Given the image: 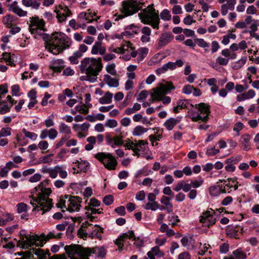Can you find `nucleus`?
Returning a JSON list of instances; mask_svg holds the SVG:
<instances>
[{"instance_id": "nucleus-11", "label": "nucleus", "mask_w": 259, "mask_h": 259, "mask_svg": "<svg viewBox=\"0 0 259 259\" xmlns=\"http://www.w3.org/2000/svg\"><path fill=\"white\" fill-rule=\"evenodd\" d=\"M123 138V136L121 134L119 136L112 137L108 133L106 134L105 137L107 145H110L113 148H115L116 146H120L123 145L124 141L122 140Z\"/></svg>"}, {"instance_id": "nucleus-8", "label": "nucleus", "mask_w": 259, "mask_h": 259, "mask_svg": "<svg viewBox=\"0 0 259 259\" xmlns=\"http://www.w3.org/2000/svg\"><path fill=\"white\" fill-rule=\"evenodd\" d=\"M69 204L66 206V210L70 212H73L75 211H79L81 205L80 203L82 202V199L79 196H71L69 199Z\"/></svg>"}, {"instance_id": "nucleus-29", "label": "nucleus", "mask_w": 259, "mask_h": 259, "mask_svg": "<svg viewBox=\"0 0 259 259\" xmlns=\"http://www.w3.org/2000/svg\"><path fill=\"white\" fill-rule=\"evenodd\" d=\"M112 97L113 94L109 91H107L105 93L104 96L103 97L99 99V102L100 104H110L112 102Z\"/></svg>"}, {"instance_id": "nucleus-36", "label": "nucleus", "mask_w": 259, "mask_h": 259, "mask_svg": "<svg viewBox=\"0 0 259 259\" xmlns=\"http://www.w3.org/2000/svg\"><path fill=\"white\" fill-rule=\"evenodd\" d=\"M247 59L246 57L242 58L236 62L232 66V68L234 70H238L240 69L243 65H244L246 62Z\"/></svg>"}, {"instance_id": "nucleus-16", "label": "nucleus", "mask_w": 259, "mask_h": 259, "mask_svg": "<svg viewBox=\"0 0 259 259\" xmlns=\"http://www.w3.org/2000/svg\"><path fill=\"white\" fill-rule=\"evenodd\" d=\"M175 88V87L171 82H165V84H160L157 91L160 92V94L161 96H163L170 93V92L172 90H174Z\"/></svg>"}, {"instance_id": "nucleus-51", "label": "nucleus", "mask_w": 259, "mask_h": 259, "mask_svg": "<svg viewBox=\"0 0 259 259\" xmlns=\"http://www.w3.org/2000/svg\"><path fill=\"white\" fill-rule=\"evenodd\" d=\"M77 235L79 237L85 239L88 236V234L81 226L77 231Z\"/></svg>"}, {"instance_id": "nucleus-50", "label": "nucleus", "mask_w": 259, "mask_h": 259, "mask_svg": "<svg viewBox=\"0 0 259 259\" xmlns=\"http://www.w3.org/2000/svg\"><path fill=\"white\" fill-rule=\"evenodd\" d=\"M48 137L51 140L55 139L58 135V132L55 128H50V130H48Z\"/></svg>"}, {"instance_id": "nucleus-58", "label": "nucleus", "mask_w": 259, "mask_h": 259, "mask_svg": "<svg viewBox=\"0 0 259 259\" xmlns=\"http://www.w3.org/2000/svg\"><path fill=\"white\" fill-rule=\"evenodd\" d=\"M12 94L14 96H18L19 95L18 94L20 91V86L18 84H14L11 87Z\"/></svg>"}, {"instance_id": "nucleus-35", "label": "nucleus", "mask_w": 259, "mask_h": 259, "mask_svg": "<svg viewBox=\"0 0 259 259\" xmlns=\"http://www.w3.org/2000/svg\"><path fill=\"white\" fill-rule=\"evenodd\" d=\"M81 57L80 53L75 52L72 56L69 57V60L70 61L71 64H77L79 62L78 59Z\"/></svg>"}, {"instance_id": "nucleus-64", "label": "nucleus", "mask_w": 259, "mask_h": 259, "mask_svg": "<svg viewBox=\"0 0 259 259\" xmlns=\"http://www.w3.org/2000/svg\"><path fill=\"white\" fill-rule=\"evenodd\" d=\"M115 211L117 212L118 214H119L120 215L124 216L125 213V209L124 206H120L117 207H116L115 209Z\"/></svg>"}, {"instance_id": "nucleus-46", "label": "nucleus", "mask_w": 259, "mask_h": 259, "mask_svg": "<svg viewBox=\"0 0 259 259\" xmlns=\"http://www.w3.org/2000/svg\"><path fill=\"white\" fill-rule=\"evenodd\" d=\"M152 251L154 253L155 256H157L158 257H163L164 255V253L163 251H161L158 246H155L152 248Z\"/></svg>"}, {"instance_id": "nucleus-47", "label": "nucleus", "mask_w": 259, "mask_h": 259, "mask_svg": "<svg viewBox=\"0 0 259 259\" xmlns=\"http://www.w3.org/2000/svg\"><path fill=\"white\" fill-rule=\"evenodd\" d=\"M17 212L19 213L23 212H27V205L26 204L21 202L19 203L17 205Z\"/></svg>"}, {"instance_id": "nucleus-13", "label": "nucleus", "mask_w": 259, "mask_h": 259, "mask_svg": "<svg viewBox=\"0 0 259 259\" xmlns=\"http://www.w3.org/2000/svg\"><path fill=\"white\" fill-rule=\"evenodd\" d=\"M63 33L61 32H54L52 34V35L50 36L49 34L47 33H41L40 34V36L42 37L43 40L45 42V45L47 47L50 46V44L51 42H55L59 40L60 38V34Z\"/></svg>"}, {"instance_id": "nucleus-38", "label": "nucleus", "mask_w": 259, "mask_h": 259, "mask_svg": "<svg viewBox=\"0 0 259 259\" xmlns=\"http://www.w3.org/2000/svg\"><path fill=\"white\" fill-rule=\"evenodd\" d=\"M22 132L27 138L32 140L35 141L37 138V135L36 134L28 132L25 128H23Z\"/></svg>"}, {"instance_id": "nucleus-28", "label": "nucleus", "mask_w": 259, "mask_h": 259, "mask_svg": "<svg viewBox=\"0 0 259 259\" xmlns=\"http://www.w3.org/2000/svg\"><path fill=\"white\" fill-rule=\"evenodd\" d=\"M194 40L195 43L199 47L204 49L205 52L208 53L209 51L208 48L210 47V45L208 42L205 41L204 39L195 38Z\"/></svg>"}, {"instance_id": "nucleus-53", "label": "nucleus", "mask_w": 259, "mask_h": 259, "mask_svg": "<svg viewBox=\"0 0 259 259\" xmlns=\"http://www.w3.org/2000/svg\"><path fill=\"white\" fill-rule=\"evenodd\" d=\"M10 17H12L11 15H10V14L7 15V16H6L5 17H4L3 18V19L2 21L3 24L4 25H6V26L8 28H10L12 26V24H11V23H10Z\"/></svg>"}, {"instance_id": "nucleus-19", "label": "nucleus", "mask_w": 259, "mask_h": 259, "mask_svg": "<svg viewBox=\"0 0 259 259\" xmlns=\"http://www.w3.org/2000/svg\"><path fill=\"white\" fill-rule=\"evenodd\" d=\"M55 12L57 14V18L59 23H61L66 20L67 17L70 16L72 13L68 7H65L64 13H61L59 10H56Z\"/></svg>"}, {"instance_id": "nucleus-25", "label": "nucleus", "mask_w": 259, "mask_h": 259, "mask_svg": "<svg viewBox=\"0 0 259 259\" xmlns=\"http://www.w3.org/2000/svg\"><path fill=\"white\" fill-rule=\"evenodd\" d=\"M195 108L197 109L201 113L209 115L210 113V106L204 103H200L195 105Z\"/></svg>"}, {"instance_id": "nucleus-62", "label": "nucleus", "mask_w": 259, "mask_h": 259, "mask_svg": "<svg viewBox=\"0 0 259 259\" xmlns=\"http://www.w3.org/2000/svg\"><path fill=\"white\" fill-rule=\"evenodd\" d=\"M203 183V180L201 178L200 181H191V185L193 188H197L201 186Z\"/></svg>"}, {"instance_id": "nucleus-15", "label": "nucleus", "mask_w": 259, "mask_h": 259, "mask_svg": "<svg viewBox=\"0 0 259 259\" xmlns=\"http://www.w3.org/2000/svg\"><path fill=\"white\" fill-rule=\"evenodd\" d=\"M64 67V61L62 59H54L50 62V68L55 73H61Z\"/></svg>"}, {"instance_id": "nucleus-23", "label": "nucleus", "mask_w": 259, "mask_h": 259, "mask_svg": "<svg viewBox=\"0 0 259 259\" xmlns=\"http://www.w3.org/2000/svg\"><path fill=\"white\" fill-rule=\"evenodd\" d=\"M33 252L37 256L38 259H47V257L50 255L49 250L46 252L44 250L41 249H36L35 248H32Z\"/></svg>"}, {"instance_id": "nucleus-33", "label": "nucleus", "mask_w": 259, "mask_h": 259, "mask_svg": "<svg viewBox=\"0 0 259 259\" xmlns=\"http://www.w3.org/2000/svg\"><path fill=\"white\" fill-rule=\"evenodd\" d=\"M134 28H139V27L134 24H132L126 26L124 28V31L122 32V34L128 36L130 38L133 37V34L131 31H130V30Z\"/></svg>"}, {"instance_id": "nucleus-18", "label": "nucleus", "mask_w": 259, "mask_h": 259, "mask_svg": "<svg viewBox=\"0 0 259 259\" xmlns=\"http://www.w3.org/2000/svg\"><path fill=\"white\" fill-rule=\"evenodd\" d=\"M30 21L31 22V25L37 26L40 30L46 31L44 28L46 23L45 21L41 19H40L37 16H34L30 18Z\"/></svg>"}, {"instance_id": "nucleus-3", "label": "nucleus", "mask_w": 259, "mask_h": 259, "mask_svg": "<svg viewBox=\"0 0 259 259\" xmlns=\"http://www.w3.org/2000/svg\"><path fill=\"white\" fill-rule=\"evenodd\" d=\"M79 67L82 73L97 76L103 68L102 59L101 58L96 59L86 57L81 61Z\"/></svg>"}, {"instance_id": "nucleus-45", "label": "nucleus", "mask_w": 259, "mask_h": 259, "mask_svg": "<svg viewBox=\"0 0 259 259\" xmlns=\"http://www.w3.org/2000/svg\"><path fill=\"white\" fill-rule=\"evenodd\" d=\"M124 147L125 148V149L132 150L135 153L140 151L138 147H134V143L132 141L124 145Z\"/></svg>"}, {"instance_id": "nucleus-39", "label": "nucleus", "mask_w": 259, "mask_h": 259, "mask_svg": "<svg viewBox=\"0 0 259 259\" xmlns=\"http://www.w3.org/2000/svg\"><path fill=\"white\" fill-rule=\"evenodd\" d=\"M153 90L154 91V93L151 94V99L150 101L152 102L155 101H161V96H162L160 94V92L156 91L155 89H153Z\"/></svg>"}, {"instance_id": "nucleus-2", "label": "nucleus", "mask_w": 259, "mask_h": 259, "mask_svg": "<svg viewBox=\"0 0 259 259\" xmlns=\"http://www.w3.org/2000/svg\"><path fill=\"white\" fill-rule=\"evenodd\" d=\"M140 10H142V12L139 13L138 16L141 22L151 26L153 29H158L160 22L159 12L155 10L154 4H152L147 8Z\"/></svg>"}, {"instance_id": "nucleus-44", "label": "nucleus", "mask_w": 259, "mask_h": 259, "mask_svg": "<svg viewBox=\"0 0 259 259\" xmlns=\"http://www.w3.org/2000/svg\"><path fill=\"white\" fill-rule=\"evenodd\" d=\"M12 11L19 17L25 16L27 13L26 11H23L19 7L14 8V9H12Z\"/></svg>"}, {"instance_id": "nucleus-56", "label": "nucleus", "mask_w": 259, "mask_h": 259, "mask_svg": "<svg viewBox=\"0 0 259 259\" xmlns=\"http://www.w3.org/2000/svg\"><path fill=\"white\" fill-rule=\"evenodd\" d=\"M229 249V245L227 243H224L220 246V251L222 253H226Z\"/></svg>"}, {"instance_id": "nucleus-63", "label": "nucleus", "mask_w": 259, "mask_h": 259, "mask_svg": "<svg viewBox=\"0 0 259 259\" xmlns=\"http://www.w3.org/2000/svg\"><path fill=\"white\" fill-rule=\"evenodd\" d=\"M11 105L9 106L8 104H4L0 109L1 114H5L9 112L11 110Z\"/></svg>"}, {"instance_id": "nucleus-59", "label": "nucleus", "mask_w": 259, "mask_h": 259, "mask_svg": "<svg viewBox=\"0 0 259 259\" xmlns=\"http://www.w3.org/2000/svg\"><path fill=\"white\" fill-rule=\"evenodd\" d=\"M194 87L189 84L185 85L183 89V93L185 94H190L192 93Z\"/></svg>"}, {"instance_id": "nucleus-60", "label": "nucleus", "mask_w": 259, "mask_h": 259, "mask_svg": "<svg viewBox=\"0 0 259 259\" xmlns=\"http://www.w3.org/2000/svg\"><path fill=\"white\" fill-rule=\"evenodd\" d=\"M53 115L51 114L49 116V117L47 119H46L45 120V125L47 127H49L54 125L55 123L54 121L51 119V117H53Z\"/></svg>"}, {"instance_id": "nucleus-57", "label": "nucleus", "mask_w": 259, "mask_h": 259, "mask_svg": "<svg viewBox=\"0 0 259 259\" xmlns=\"http://www.w3.org/2000/svg\"><path fill=\"white\" fill-rule=\"evenodd\" d=\"M216 61L220 65L222 66H225L228 64L229 59L223 58L222 57H219L216 59Z\"/></svg>"}, {"instance_id": "nucleus-34", "label": "nucleus", "mask_w": 259, "mask_h": 259, "mask_svg": "<svg viewBox=\"0 0 259 259\" xmlns=\"http://www.w3.org/2000/svg\"><path fill=\"white\" fill-rule=\"evenodd\" d=\"M210 195L213 196H218L220 194V185L210 186L209 188Z\"/></svg>"}, {"instance_id": "nucleus-40", "label": "nucleus", "mask_w": 259, "mask_h": 259, "mask_svg": "<svg viewBox=\"0 0 259 259\" xmlns=\"http://www.w3.org/2000/svg\"><path fill=\"white\" fill-rule=\"evenodd\" d=\"M160 17L164 21H168L171 19L170 12L167 9H164L160 13Z\"/></svg>"}, {"instance_id": "nucleus-10", "label": "nucleus", "mask_w": 259, "mask_h": 259, "mask_svg": "<svg viewBox=\"0 0 259 259\" xmlns=\"http://www.w3.org/2000/svg\"><path fill=\"white\" fill-rule=\"evenodd\" d=\"M243 228L239 225L235 226L229 225L227 227L226 232L228 237L237 239L239 238V234H243Z\"/></svg>"}, {"instance_id": "nucleus-48", "label": "nucleus", "mask_w": 259, "mask_h": 259, "mask_svg": "<svg viewBox=\"0 0 259 259\" xmlns=\"http://www.w3.org/2000/svg\"><path fill=\"white\" fill-rule=\"evenodd\" d=\"M105 125L106 127H109L110 128H114L117 126V122L115 119H109L106 120Z\"/></svg>"}, {"instance_id": "nucleus-61", "label": "nucleus", "mask_w": 259, "mask_h": 259, "mask_svg": "<svg viewBox=\"0 0 259 259\" xmlns=\"http://www.w3.org/2000/svg\"><path fill=\"white\" fill-rule=\"evenodd\" d=\"M220 46L218 42L215 40H213L211 42V52L212 53H215L220 49Z\"/></svg>"}, {"instance_id": "nucleus-24", "label": "nucleus", "mask_w": 259, "mask_h": 259, "mask_svg": "<svg viewBox=\"0 0 259 259\" xmlns=\"http://www.w3.org/2000/svg\"><path fill=\"white\" fill-rule=\"evenodd\" d=\"M104 80L109 87L116 88L119 85L118 80L112 78L111 76L108 74L104 75Z\"/></svg>"}, {"instance_id": "nucleus-41", "label": "nucleus", "mask_w": 259, "mask_h": 259, "mask_svg": "<svg viewBox=\"0 0 259 259\" xmlns=\"http://www.w3.org/2000/svg\"><path fill=\"white\" fill-rule=\"evenodd\" d=\"M115 67L116 65L115 63H113L111 64L108 65L106 67V71L112 75H115L116 74V71L115 70Z\"/></svg>"}, {"instance_id": "nucleus-20", "label": "nucleus", "mask_w": 259, "mask_h": 259, "mask_svg": "<svg viewBox=\"0 0 259 259\" xmlns=\"http://www.w3.org/2000/svg\"><path fill=\"white\" fill-rule=\"evenodd\" d=\"M176 69V63L172 62H168V63L164 64L162 66L156 70V73L157 75L164 73L167 71L168 69L174 70Z\"/></svg>"}, {"instance_id": "nucleus-54", "label": "nucleus", "mask_w": 259, "mask_h": 259, "mask_svg": "<svg viewBox=\"0 0 259 259\" xmlns=\"http://www.w3.org/2000/svg\"><path fill=\"white\" fill-rule=\"evenodd\" d=\"M196 21L193 19V17L190 15H187V16L183 19V23L187 25H190L193 23H195Z\"/></svg>"}, {"instance_id": "nucleus-12", "label": "nucleus", "mask_w": 259, "mask_h": 259, "mask_svg": "<svg viewBox=\"0 0 259 259\" xmlns=\"http://www.w3.org/2000/svg\"><path fill=\"white\" fill-rule=\"evenodd\" d=\"M174 38V35L170 32L162 33L158 39L157 50H160L169 43Z\"/></svg>"}, {"instance_id": "nucleus-31", "label": "nucleus", "mask_w": 259, "mask_h": 259, "mask_svg": "<svg viewBox=\"0 0 259 259\" xmlns=\"http://www.w3.org/2000/svg\"><path fill=\"white\" fill-rule=\"evenodd\" d=\"M70 218L73 221V223L69 224L67 229L66 234L68 237H70V235H72V233L73 231L75 226L74 222L77 221H78L79 222H80V221H81V219L80 217L77 219L75 217L74 218L72 217H70Z\"/></svg>"}, {"instance_id": "nucleus-42", "label": "nucleus", "mask_w": 259, "mask_h": 259, "mask_svg": "<svg viewBox=\"0 0 259 259\" xmlns=\"http://www.w3.org/2000/svg\"><path fill=\"white\" fill-rule=\"evenodd\" d=\"M148 144L147 141L144 140H139L138 143L134 144V147H138L140 151H145V146Z\"/></svg>"}, {"instance_id": "nucleus-52", "label": "nucleus", "mask_w": 259, "mask_h": 259, "mask_svg": "<svg viewBox=\"0 0 259 259\" xmlns=\"http://www.w3.org/2000/svg\"><path fill=\"white\" fill-rule=\"evenodd\" d=\"M148 49L147 48H141L140 49V60H143L148 53Z\"/></svg>"}, {"instance_id": "nucleus-22", "label": "nucleus", "mask_w": 259, "mask_h": 259, "mask_svg": "<svg viewBox=\"0 0 259 259\" xmlns=\"http://www.w3.org/2000/svg\"><path fill=\"white\" fill-rule=\"evenodd\" d=\"M80 160V161L76 160L75 162V163L78 164V168L80 169V170L74 171L73 174H78L80 172H86L88 171L90 166V163L86 160Z\"/></svg>"}, {"instance_id": "nucleus-5", "label": "nucleus", "mask_w": 259, "mask_h": 259, "mask_svg": "<svg viewBox=\"0 0 259 259\" xmlns=\"http://www.w3.org/2000/svg\"><path fill=\"white\" fill-rule=\"evenodd\" d=\"M60 38L57 42H51L48 47L49 51L54 55H57L63 52V51L70 48L72 40L65 33L60 34Z\"/></svg>"}, {"instance_id": "nucleus-7", "label": "nucleus", "mask_w": 259, "mask_h": 259, "mask_svg": "<svg viewBox=\"0 0 259 259\" xmlns=\"http://www.w3.org/2000/svg\"><path fill=\"white\" fill-rule=\"evenodd\" d=\"M95 157L102 162L107 169H115L117 162L111 153L98 152L95 155Z\"/></svg>"}, {"instance_id": "nucleus-14", "label": "nucleus", "mask_w": 259, "mask_h": 259, "mask_svg": "<svg viewBox=\"0 0 259 259\" xmlns=\"http://www.w3.org/2000/svg\"><path fill=\"white\" fill-rule=\"evenodd\" d=\"M204 214L205 216H201L200 219V222L203 226L209 228L215 223L216 219L213 218V215L210 214L209 211H205Z\"/></svg>"}, {"instance_id": "nucleus-27", "label": "nucleus", "mask_w": 259, "mask_h": 259, "mask_svg": "<svg viewBox=\"0 0 259 259\" xmlns=\"http://www.w3.org/2000/svg\"><path fill=\"white\" fill-rule=\"evenodd\" d=\"M180 120L171 117L166 120L164 123V126L166 128L168 131H171L174 126L179 122Z\"/></svg>"}, {"instance_id": "nucleus-4", "label": "nucleus", "mask_w": 259, "mask_h": 259, "mask_svg": "<svg viewBox=\"0 0 259 259\" xmlns=\"http://www.w3.org/2000/svg\"><path fill=\"white\" fill-rule=\"evenodd\" d=\"M51 193L52 190L51 188L43 187L41 192H39L36 198L34 199V200L37 202V204L41 207L42 214L50 211L53 206V200L48 198Z\"/></svg>"}, {"instance_id": "nucleus-26", "label": "nucleus", "mask_w": 259, "mask_h": 259, "mask_svg": "<svg viewBox=\"0 0 259 259\" xmlns=\"http://www.w3.org/2000/svg\"><path fill=\"white\" fill-rule=\"evenodd\" d=\"M192 116L191 118L193 121H202L206 122L209 119L208 115H207L202 116L200 115V113L194 111H192Z\"/></svg>"}, {"instance_id": "nucleus-30", "label": "nucleus", "mask_w": 259, "mask_h": 259, "mask_svg": "<svg viewBox=\"0 0 259 259\" xmlns=\"http://www.w3.org/2000/svg\"><path fill=\"white\" fill-rule=\"evenodd\" d=\"M170 198L165 196H162L160 199L161 203L167 206L166 210L168 213L172 211L173 207L172 204L170 203Z\"/></svg>"}, {"instance_id": "nucleus-21", "label": "nucleus", "mask_w": 259, "mask_h": 259, "mask_svg": "<svg viewBox=\"0 0 259 259\" xmlns=\"http://www.w3.org/2000/svg\"><path fill=\"white\" fill-rule=\"evenodd\" d=\"M94 227L97 228L94 229L91 233L89 237L92 238H96L99 240H101L102 238V234L104 233V229L99 225H95Z\"/></svg>"}, {"instance_id": "nucleus-1", "label": "nucleus", "mask_w": 259, "mask_h": 259, "mask_svg": "<svg viewBox=\"0 0 259 259\" xmlns=\"http://www.w3.org/2000/svg\"><path fill=\"white\" fill-rule=\"evenodd\" d=\"M64 249L66 253L73 255V259H90L92 254H95L97 257L102 259L106 257L107 251L104 246H96L95 247H84L78 244H72L69 245H66Z\"/></svg>"}, {"instance_id": "nucleus-43", "label": "nucleus", "mask_w": 259, "mask_h": 259, "mask_svg": "<svg viewBox=\"0 0 259 259\" xmlns=\"http://www.w3.org/2000/svg\"><path fill=\"white\" fill-rule=\"evenodd\" d=\"M60 133L69 134L71 132V130L69 126L65 124L64 123H61L59 127Z\"/></svg>"}, {"instance_id": "nucleus-55", "label": "nucleus", "mask_w": 259, "mask_h": 259, "mask_svg": "<svg viewBox=\"0 0 259 259\" xmlns=\"http://www.w3.org/2000/svg\"><path fill=\"white\" fill-rule=\"evenodd\" d=\"M149 140L152 142V145L154 146V141H159L162 138V134H159L158 135H150L149 136Z\"/></svg>"}, {"instance_id": "nucleus-37", "label": "nucleus", "mask_w": 259, "mask_h": 259, "mask_svg": "<svg viewBox=\"0 0 259 259\" xmlns=\"http://www.w3.org/2000/svg\"><path fill=\"white\" fill-rule=\"evenodd\" d=\"M135 236L134 232L133 230H129L127 233H123L120 235L118 237L123 241L126 239H132Z\"/></svg>"}, {"instance_id": "nucleus-6", "label": "nucleus", "mask_w": 259, "mask_h": 259, "mask_svg": "<svg viewBox=\"0 0 259 259\" xmlns=\"http://www.w3.org/2000/svg\"><path fill=\"white\" fill-rule=\"evenodd\" d=\"M140 4L143 5V3H138L137 1L136 0H128L123 2L121 12L124 15H118L115 21H118L119 20L122 19L124 17L131 16L137 13L141 9L140 8Z\"/></svg>"}, {"instance_id": "nucleus-49", "label": "nucleus", "mask_w": 259, "mask_h": 259, "mask_svg": "<svg viewBox=\"0 0 259 259\" xmlns=\"http://www.w3.org/2000/svg\"><path fill=\"white\" fill-rule=\"evenodd\" d=\"M103 201L106 205H110L114 201L113 197L112 195H106L103 198Z\"/></svg>"}, {"instance_id": "nucleus-9", "label": "nucleus", "mask_w": 259, "mask_h": 259, "mask_svg": "<svg viewBox=\"0 0 259 259\" xmlns=\"http://www.w3.org/2000/svg\"><path fill=\"white\" fill-rule=\"evenodd\" d=\"M39 240V236L38 235H30L29 234L27 237H26L25 240L18 241L17 245L21 246L22 248L27 249L29 247H32L34 245L35 242Z\"/></svg>"}, {"instance_id": "nucleus-32", "label": "nucleus", "mask_w": 259, "mask_h": 259, "mask_svg": "<svg viewBox=\"0 0 259 259\" xmlns=\"http://www.w3.org/2000/svg\"><path fill=\"white\" fill-rule=\"evenodd\" d=\"M148 130V128H145L141 125H138L134 128L132 134L134 136H140L147 132Z\"/></svg>"}, {"instance_id": "nucleus-17", "label": "nucleus", "mask_w": 259, "mask_h": 259, "mask_svg": "<svg viewBox=\"0 0 259 259\" xmlns=\"http://www.w3.org/2000/svg\"><path fill=\"white\" fill-rule=\"evenodd\" d=\"M2 59L7 62V64L10 66H15L14 63L17 56L14 54H11L10 53L4 52L2 54Z\"/></svg>"}]
</instances>
